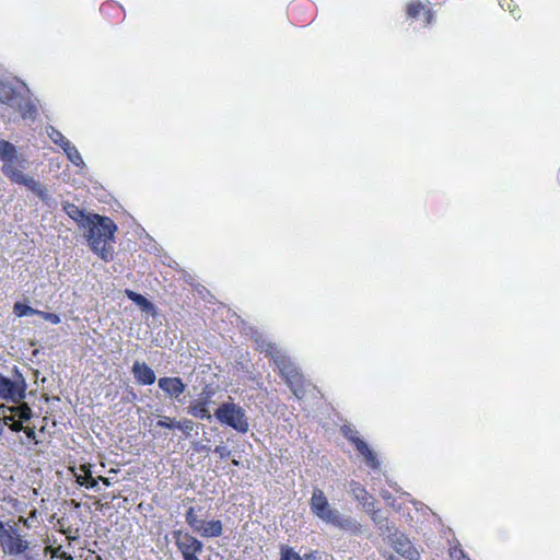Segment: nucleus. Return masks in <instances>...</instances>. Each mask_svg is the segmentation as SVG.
Instances as JSON below:
<instances>
[{"label":"nucleus","instance_id":"obj_6","mask_svg":"<svg viewBox=\"0 0 560 560\" xmlns=\"http://www.w3.org/2000/svg\"><path fill=\"white\" fill-rule=\"evenodd\" d=\"M341 432L346 439L355 445L357 451L364 457L365 464L372 469H377L380 462L376 454L359 438L358 431L351 424H343Z\"/></svg>","mask_w":560,"mask_h":560},{"label":"nucleus","instance_id":"obj_11","mask_svg":"<svg viewBox=\"0 0 560 560\" xmlns=\"http://www.w3.org/2000/svg\"><path fill=\"white\" fill-rule=\"evenodd\" d=\"M131 372L137 382L142 385H151L156 380L154 371L144 362L136 361Z\"/></svg>","mask_w":560,"mask_h":560},{"label":"nucleus","instance_id":"obj_49","mask_svg":"<svg viewBox=\"0 0 560 560\" xmlns=\"http://www.w3.org/2000/svg\"><path fill=\"white\" fill-rule=\"evenodd\" d=\"M51 552H52V556H56L57 550L52 549Z\"/></svg>","mask_w":560,"mask_h":560},{"label":"nucleus","instance_id":"obj_38","mask_svg":"<svg viewBox=\"0 0 560 560\" xmlns=\"http://www.w3.org/2000/svg\"><path fill=\"white\" fill-rule=\"evenodd\" d=\"M23 431L25 432L26 436L31 440H34L36 434H35V429L34 428H30V427H24Z\"/></svg>","mask_w":560,"mask_h":560},{"label":"nucleus","instance_id":"obj_31","mask_svg":"<svg viewBox=\"0 0 560 560\" xmlns=\"http://www.w3.org/2000/svg\"><path fill=\"white\" fill-rule=\"evenodd\" d=\"M176 428L183 430V432L188 435L194 430V422L189 419H185L183 422L177 421Z\"/></svg>","mask_w":560,"mask_h":560},{"label":"nucleus","instance_id":"obj_42","mask_svg":"<svg viewBox=\"0 0 560 560\" xmlns=\"http://www.w3.org/2000/svg\"><path fill=\"white\" fill-rule=\"evenodd\" d=\"M315 503H317V500H315V491H314L310 498V506L313 511H315Z\"/></svg>","mask_w":560,"mask_h":560},{"label":"nucleus","instance_id":"obj_48","mask_svg":"<svg viewBox=\"0 0 560 560\" xmlns=\"http://www.w3.org/2000/svg\"><path fill=\"white\" fill-rule=\"evenodd\" d=\"M51 550H52V548H51V547H46V548H45V551H46V552H51Z\"/></svg>","mask_w":560,"mask_h":560},{"label":"nucleus","instance_id":"obj_28","mask_svg":"<svg viewBox=\"0 0 560 560\" xmlns=\"http://www.w3.org/2000/svg\"><path fill=\"white\" fill-rule=\"evenodd\" d=\"M353 493H354V497L357 500L361 501L364 505H369V494L368 492L365 491L364 488L360 487V486H355V488L352 489Z\"/></svg>","mask_w":560,"mask_h":560},{"label":"nucleus","instance_id":"obj_26","mask_svg":"<svg viewBox=\"0 0 560 560\" xmlns=\"http://www.w3.org/2000/svg\"><path fill=\"white\" fill-rule=\"evenodd\" d=\"M186 522L195 529L200 530L201 521H199L195 514L194 508H189L186 513Z\"/></svg>","mask_w":560,"mask_h":560},{"label":"nucleus","instance_id":"obj_2","mask_svg":"<svg viewBox=\"0 0 560 560\" xmlns=\"http://www.w3.org/2000/svg\"><path fill=\"white\" fill-rule=\"evenodd\" d=\"M317 517L339 529L358 533L360 524L329 505L322 491L317 490Z\"/></svg>","mask_w":560,"mask_h":560},{"label":"nucleus","instance_id":"obj_23","mask_svg":"<svg viewBox=\"0 0 560 560\" xmlns=\"http://www.w3.org/2000/svg\"><path fill=\"white\" fill-rule=\"evenodd\" d=\"M80 469L86 474V479H84L83 481L79 480L78 483L81 485V486H84L89 489H96L98 488V482H97V478H94L92 475H91V471L90 469L85 466V465H81Z\"/></svg>","mask_w":560,"mask_h":560},{"label":"nucleus","instance_id":"obj_3","mask_svg":"<svg viewBox=\"0 0 560 560\" xmlns=\"http://www.w3.org/2000/svg\"><path fill=\"white\" fill-rule=\"evenodd\" d=\"M28 91H18L10 82H0V102L21 113L22 117L34 119L36 108L26 95Z\"/></svg>","mask_w":560,"mask_h":560},{"label":"nucleus","instance_id":"obj_47","mask_svg":"<svg viewBox=\"0 0 560 560\" xmlns=\"http://www.w3.org/2000/svg\"><path fill=\"white\" fill-rule=\"evenodd\" d=\"M506 1H508V0H499V3H500V5H501V8H504V7H505V2H506Z\"/></svg>","mask_w":560,"mask_h":560},{"label":"nucleus","instance_id":"obj_20","mask_svg":"<svg viewBox=\"0 0 560 560\" xmlns=\"http://www.w3.org/2000/svg\"><path fill=\"white\" fill-rule=\"evenodd\" d=\"M188 413H190L192 417L200 418V419H211V415L209 410L206 408L205 404L202 402H195L191 404L188 407Z\"/></svg>","mask_w":560,"mask_h":560},{"label":"nucleus","instance_id":"obj_29","mask_svg":"<svg viewBox=\"0 0 560 560\" xmlns=\"http://www.w3.org/2000/svg\"><path fill=\"white\" fill-rule=\"evenodd\" d=\"M377 528L380 530V534L384 537H387L394 533L395 528L393 525H390V523L388 522V520H384L382 523H380L377 525Z\"/></svg>","mask_w":560,"mask_h":560},{"label":"nucleus","instance_id":"obj_7","mask_svg":"<svg viewBox=\"0 0 560 560\" xmlns=\"http://www.w3.org/2000/svg\"><path fill=\"white\" fill-rule=\"evenodd\" d=\"M388 544L402 558L407 560H420V553L417 548L405 534L397 529L388 536Z\"/></svg>","mask_w":560,"mask_h":560},{"label":"nucleus","instance_id":"obj_46","mask_svg":"<svg viewBox=\"0 0 560 560\" xmlns=\"http://www.w3.org/2000/svg\"><path fill=\"white\" fill-rule=\"evenodd\" d=\"M386 560H399L397 557L390 555L389 557L386 558Z\"/></svg>","mask_w":560,"mask_h":560},{"label":"nucleus","instance_id":"obj_45","mask_svg":"<svg viewBox=\"0 0 560 560\" xmlns=\"http://www.w3.org/2000/svg\"><path fill=\"white\" fill-rule=\"evenodd\" d=\"M184 560H199L196 555L185 557Z\"/></svg>","mask_w":560,"mask_h":560},{"label":"nucleus","instance_id":"obj_14","mask_svg":"<svg viewBox=\"0 0 560 560\" xmlns=\"http://www.w3.org/2000/svg\"><path fill=\"white\" fill-rule=\"evenodd\" d=\"M62 209L72 220L80 223L82 226H86L85 223L88 222L90 214H85L79 207L67 201L62 202Z\"/></svg>","mask_w":560,"mask_h":560},{"label":"nucleus","instance_id":"obj_33","mask_svg":"<svg viewBox=\"0 0 560 560\" xmlns=\"http://www.w3.org/2000/svg\"><path fill=\"white\" fill-rule=\"evenodd\" d=\"M176 422L175 420H172L170 419L168 417H163V419L159 420L156 425L160 427V428H174L176 427Z\"/></svg>","mask_w":560,"mask_h":560},{"label":"nucleus","instance_id":"obj_13","mask_svg":"<svg viewBox=\"0 0 560 560\" xmlns=\"http://www.w3.org/2000/svg\"><path fill=\"white\" fill-rule=\"evenodd\" d=\"M19 184L24 185L27 189H30L34 195H36L42 200H46L48 198L45 185L35 180L32 176L25 174L23 176V179H21Z\"/></svg>","mask_w":560,"mask_h":560},{"label":"nucleus","instance_id":"obj_34","mask_svg":"<svg viewBox=\"0 0 560 560\" xmlns=\"http://www.w3.org/2000/svg\"><path fill=\"white\" fill-rule=\"evenodd\" d=\"M23 422L22 419L18 418L15 419L13 422H11L9 424V428L14 431V432H20V431H23L24 427H23Z\"/></svg>","mask_w":560,"mask_h":560},{"label":"nucleus","instance_id":"obj_21","mask_svg":"<svg viewBox=\"0 0 560 560\" xmlns=\"http://www.w3.org/2000/svg\"><path fill=\"white\" fill-rule=\"evenodd\" d=\"M47 135L54 143L60 145L62 149L70 143L59 130L51 126L47 129Z\"/></svg>","mask_w":560,"mask_h":560},{"label":"nucleus","instance_id":"obj_9","mask_svg":"<svg viewBox=\"0 0 560 560\" xmlns=\"http://www.w3.org/2000/svg\"><path fill=\"white\" fill-rule=\"evenodd\" d=\"M174 539L177 548L180 550L183 558L200 553L203 545L197 538L189 534H182V532H174Z\"/></svg>","mask_w":560,"mask_h":560},{"label":"nucleus","instance_id":"obj_35","mask_svg":"<svg viewBox=\"0 0 560 560\" xmlns=\"http://www.w3.org/2000/svg\"><path fill=\"white\" fill-rule=\"evenodd\" d=\"M214 453L219 454V456L221 458H224V457H228L230 456L231 452L228 450L226 446L224 445H218L215 448H214Z\"/></svg>","mask_w":560,"mask_h":560},{"label":"nucleus","instance_id":"obj_17","mask_svg":"<svg viewBox=\"0 0 560 560\" xmlns=\"http://www.w3.org/2000/svg\"><path fill=\"white\" fill-rule=\"evenodd\" d=\"M0 159L3 162H14L15 160H18L15 147L3 139H0Z\"/></svg>","mask_w":560,"mask_h":560},{"label":"nucleus","instance_id":"obj_39","mask_svg":"<svg viewBox=\"0 0 560 560\" xmlns=\"http://www.w3.org/2000/svg\"><path fill=\"white\" fill-rule=\"evenodd\" d=\"M7 535H10L9 530H7L2 524V522H0V541L1 544L3 542V539L7 538Z\"/></svg>","mask_w":560,"mask_h":560},{"label":"nucleus","instance_id":"obj_44","mask_svg":"<svg viewBox=\"0 0 560 560\" xmlns=\"http://www.w3.org/2000/svg\"><path fill=\"white\" fill-rule=\"evenodd\" d=\"M75 478H77V482L79 480L83 481L84 479H86V474H84V475H75Z\"/></svg>","mask_w":560,"mask_h":560},{"label":"nucleus","instance_id":"obj_4","mask_svg":"<svg viewBox=\"0 0 560 560\" xmlns=\"http://www.w3.org/2000/svg\"><path fill=\"white\" fill-rule=\"evenodd\" d=\"M26 392V381L16 366L12 370V377L0 374V398L14 405L23 404Z\"/></svg>","mask_w":560,"mask_h":560},{"label":"nucleus","instance_id":"obj_15","mask_svg":"<svg viewBox=\"0 0 560 560\" xmlns=\"http://www.w3.org/2000/svg\"><path fill=\"white\" fill-rule=\"evenodd\" d=\"M277 364L281 374L291 386L299 383L300 375L291 364L287 363L283 359L277 360Z\"/></svg>","mask_w":560,"mask_h":560},{"label":"nucleus","instance_id":"obj_41","mask_svg":"<svg viewBox=\"0 0 560 560\" xmlns=\"http://www.w3.org/2000/svg\"><path fill=\"white\" fill-rule=\"evenodd\" d=\"M315 503H317V500H315V491H314L310 498V506L313 511H315Z\"/></svg>","mask_w":560,"mask_h":560},{"label":"nucleus","instance_id":"obj_1","mask_svg":"<svg viewBox=\"0 0 560 560\" xmlns=\"http://www.w3.org/2000/svg\"><path fill=\"white\" fill-rule=\"evenodd\" d=\"M88 241L92 249L101 253L102 258L107 260L109 254L106 250L105 243L114 237L117 229L116 224L107 217L100 214H90L88 222Z\"/></svg>","mask_w":560,"mask_h":560},{"label":"nucleus","instance_id":"obj_32","mask_svg":"<svg viewBox=\"0 0 560 560\" xmlns=\"http://www.w3.org/2000/svg\"><path fill=\"white\" fill-rule=\"evenodd\" d=\"M37 315H40L45 320H48L52 324L60 323V317L55 313H46V312L38 311Z\"/></svg>","mask_w":560,"mask_h":560},{"label":"nucleus","instance_id":"obj_22","mask_svg":"<svg viewBox=\"0 0 560 560\" xmlns=\"http://www.w3.org/2000/svg\"><path fill=\"white\" fill-rule=\"evenodd\" d=\"M65 153L67 154L68 159L77 166H83L84 162L81 158L79 151L74 145L71 143L68 144V147L63 148Z\"/></svg>","mask_w":560,"mask_h":560},{"label":"nucleus","instance_id":"obj_43","mask_svg":"<svg viewBox=\"0 0 560 560\" xmlns=\"http://www.w3.org/2000/svg\"><path fill=\"white\" fill-rule=\"evenodd\" d=\"M98 480H101V481H102L104 485H106V486H109V485H110L109 479H108V478H106V477H102V476H100V477L97 478V481H98Z\"/></svg>","mask_w":560,"mask_h":560},{"label":"nucleus","instance_id":"obj_37","mask_svg":"<svg viewBox=\"0 0 560 560\" xmlns=\"http://www.w3.org/2000/svg\"><path fill=\"white\" fill-rule=\"evenodd\" d=\"M372 520L376 525H378L384 520H386V517H384L378 511H374L372 514Z\"/></svg>","mask_w":560,"mask_h":560},{"label":"nucleus","instance_id":"obj_40","mask_svg":"<svg viewBox=\"0 0 560 560\" xmlns=\"http://www.w3.org/2000/svg\"><path fill=\"white\" fill-rule=\"evenodd\" d=\"M424 15H425V23L431 24L433 22V12L430 9H428L424 11Z\"/></svg>","mask_w":560,"mask_h":560},{"label":"nucleus","instance_id":"obj_18","mask_svg":"<svg viewBox=\"0 0 560 560\" xmlns=\"http://www.w3.org/2000/svg\"><path fill=\"white\" fill-rule=\"evenodd\" d=\"M1 171L7 177L16 184H19L25 175L14 166L13 162H4Z\"/></svg>","mask_w":560,"mask_h":560},{"label":"nucleus","instance_id":"obj_12","mask_svg":"<svg viewBox=\"0 0 560 560\" xmlns=\"http://www.w3.org/2000/svg\"><path fill=\"white\" fill-rule=\"evenodd\" d=\"M3 551L9 555H20L28 548V542L22 539L19 535H7L1 544Z\"/></svg>","mask_w":560,"mask_h":560},{"label":"nucleus","instance_id":"obj_30","mask_svg":"<svg viewBox=\"0 0 560 560\" xmlns=\"http://www.w3.org/2000/svg\"><path fill=\"white\" fill-rule=\"evenodd\" d=\"M450 556L453 560H470L469 557L460 548V546L451 548Z\"/></svg>","mask_w":560,"mask_h":560},{"label":"nucleus","instance_id":"obj_16","mask_svg":"<svg viewBox=\"0 0 560 560\" xmlns=\"http://www.w3.org/2000/svg\"><path fill=\"white\" fill-rule=\"evenodd\" d=\"M199 532L203 537H219L222 535V523L220 521L202 522Z\"/></svg>","mask_w":560,"mask_h":560},{"label":"nucleus","instance_id":"obj_10","mask_svg":"<svg viewBox=\"0 0 560 560\" xmlns=\"http://www.w3.org/2000/svg\"><path fill=\"white\" fill-rule=\"evenodd\" d=\"M159 387L172 399H178L185 392L186 385L180 377H161L158 382Z\"/></svg>","mask_w":560,"mask_h":560},{"label":"nucleus","instance_id":"obj_27","mask_svg":"<svg viewBox=\"0 0 560 560\" xmlns=\"http://www.w3.org/2000/svg\"><path fill=\"white\" fill-rule=\"evenodd\" d=\"M421 11H425V7L421 2L410 3L407 9L408 15L412 19H417Z\"/></svg>","mask_w":560,"mask_h":560},{"label":"nucleus","instance_id":"obj_50","mask_svg":"<svg viewBox=\"0 0 560 560\" xmlns=\"http://www.w3.org/2000/svg\"><path fill=\"white\" fill-rule=\"evenodd\" d=\"M27 560H30V559L27 558Z\"/></svg>","mask_w":560,"mask_h":560},{"label":"nucleus","instance_id":"obj_8","mask_svg":"<svg viewBox=\"0 0 560 560\" xmlns=\"http://www.w3.org/2000/svg\"><path fill=\"white\" fill-rule=\"evenodd\" d=\"M32 416L33 411L26 402L12 406H0V417L8 427L18 418L22 419V421H28Z\"/></svg>","mask_w":560,"mask_h":560},{"label":"nucleus","instance_id":"obj_5","mask_svg":"<svg viewBox=\"0 0 560 560\" xmlns=\"http://www.w3.org/2000/svg\"><path fill=\"white\" fill-rule=\"evenodd\" d=\"M215 418L238 432L245 433L248 431L247 418L245 411L233 402L222 404L214 413Z\"/></svg>","mask_w":560,"mask_h":560},{"label":"nucleus","instance_id":"obj_36","mask_svg":"<svg viewBox=\"0 0 560 560\" xmlns=\"http://www.w3.org/2000/svg\"><path fill=\"white\" fill-rule=\"evenodd\" d=\"M299 559L300 558H299L298 553L287 550V551L282 552L280 560H299Z\"/></svg>","mask_w":560,"mask_h":560},{"label":"nucleus","instance_id":"obj_24","mask_svg":"<svg viewBox=\"0 0 560 560\" xmlns=\"http://www.w3.org/2000/svg\"><path fill=\"white\" fill-rule=\"evenodd\" d=\"M128 298L137 303L139 306H141L143 310H149L152 307V303L149 302L143 295L136 293L133 291L127 290L126 291Z\"/></svg>","mask_w":560,"mask_h":560},{"label":"nucleus","instance_id":"obj_25","mask_svg":"<svg viewBox=\"0 0 560 560\" xmlns=\"http://www.w3.org/2000/svg\"><path fill=\"white\" fill-rule=\"evenodd\" d=\"M37 310H34L33 307L26 305V304H23L21 302H16L14 304V313L18 315V316H31V315H35L37 314Z\"/></svg>","mask_w":560,"mask_h":560},{"label":"nucleus","instance_id":"obj_19","mask_svg":"<svg viewBox=\"0 0 560 560\" xmlns=\"http://www.w3.org/2000/svg\"><path fill=\"white\" fill-rule=\"evenodd\" d=\"M1 171L7 177L16 184H19L25 175L14 166L13 162H4Z\"/></svg>","mask_w":560,"mask_h":560}]
</instances>
